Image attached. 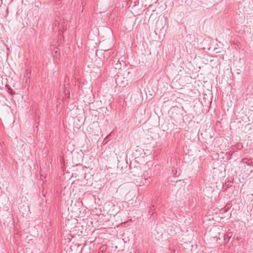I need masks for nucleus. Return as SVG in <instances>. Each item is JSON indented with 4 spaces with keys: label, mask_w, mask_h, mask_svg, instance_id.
Instances as JSON below:
<instances>
[{
    "label": "nucleus",
    "mask_w": 253,
    "mask_h": 253,
    "mask_svg": "<svg viewBox=\"0 0 253 253\" xmlns=\"http://www.w3.org/2000/svg\"><path fill=\"white\" fill-rule=\"evenodd\" d=\"M61 21V19L58 17L55 20L54 23L53 24V29L54 31H58L60 33L58 35V38L60 39V43L61 42V38L62 35L60 33V31H62L61 28H60V22Z\"/></svg>",
    "instance_id": "obj_1"
},
{
    "label": "nucleus",
    "mask_w": 253,
    "mask_h": 253,
    "mask_svg": "<svg viewBox=\"0 0 253 253\" xmlns=\"http://www.w3.org/2000/svg\"><path fill=\"white\" fill-rule=\"evenodd\" d=\"M68 26V22L67 21H64V20H62L60 22V28L62 29V31H60V32L63 31L67 29V27Z\"/></svg>",
    "instance_id": "obj_2"
},
{
    "label": "nucleus",
    "mask_w": 253,
    "mask_h": 253,
    "mask_svg": "<svg viewBox=\"0 0 253 253\" xmlns=\"http://www.w3.org/2000/svg\"><path fill=\"white\" fill-rule=\"evenodd\" d=\"M123 76L124 78H126V79H130L131 78L132 74L130 71H125L123 74Z\"/></svg>",
    "instance_id": "obj_3"
},
{
    "label": "nucleus",
    "mask_w": 253,
    "mask_h": 253,
    "mask_svg": "<svg viewBox=\"0 0 253 253\" xmlns=\"http://www.w3.org/2000/svg\"><path fill=\"white\" fill-rule=\"evenodd\" d=\"M248 160V162H245V163L248 166H253V159H244L243 161L245 160Z\"/></svg>",
    "instance_id": "obj_4"
},
{
    "label": "nucleus",
    "mask_w": 253,
    "mask_h": 253,
    "mask_svg": "<svg viewBox=\"0 0 253 253\" xmlns=\"http://www.w3.org/2000/svg\"><path fill=\"white\" fill-rule=\"evenodd\" d=\"M156 207V201L153 200L152 202L151 207H150V210H149V213H150L152 212V209H154Z\"/></svg>",
    "instance_id": "obj_5"
},
{
    "label": "nucleus",
    "mask_w": 253,
    "mask_h": 253,
    "mask_svg": "<svg viewBox=\"0 0 253 253\" xmlns=\"http://www.w3.org/2000/svg\"><path fill=\"white\" fill-rule=\"evenodd\" d=\"M53 52H54L55 55L56 56L58 54H59V50L58 47H55L53 49Z\"/></svg>",
    "instance_id": "obj_6"
},
{
    "label": "nucleus",
    "mask_w": 253,
    "mask_h": 253,
    "mask_svg": "<svg viewBox=\"0 0 253 253\" xmlns=\"http://www.w3.org/2000/svg\"><path fill=\"white\" fill-rule=\"evenodd\" d=\"M54 1L57 5H59L61 2L60 0H54Z\"/></svg>",
    "instance_id": "obj_7"
},
{
    "label": "nucleus",
    "mask_w": 253,
    "mask_h": 253,
    "mask_svg": "<svg viewBox=\"0 0 253 253\" xmlns=\"http://www.w3.org/2000/svg\"><path fill=\"white\" fill-rule=\"evenodd\" d=\"M228 208H229V207L227 205H226V207L224 208L225 209L223 211L224 212H227L228 210Z\"/></svg>",
    "instance_id": "obj_8"
},
{
    "label": "nucleus",
    "mask_w": 253,
    "mask_h": 253,
    "mask_svg": "<svg viewBox=\"0 0 253 253\" xmlns=\"http://www.w3.org/2000/svg\"><path fill=\"white\" fill-rule=\"evenodd\" d=\"M105 248L104 247H101L100 249V251L103 252L105 250Z\"/></svg>",
    "instance_id": "obj_9"
},
{
    "label": "nucleus",
    "mask_w": 253,
    "mask_h": 253,
    "mask_svg": "<svg viewBox=\"0 0 253 253\" xmlns=\"http://www.w3.org/2000/svg\"><path fill=\"white\" fill-rule=\"evenodd\" d=\"M65 93L66 94L67 93H68V94L69 95V91L68 90H67L66 88H65ZM69 97V96H68Z\"/></svg>",
    "instance_id": "obj_10"
},
{
    "label": "nucleus",
    "mask_w": 253,
    "mask_h": 253,
    "mask_svg": "<svg viewBox=\"0 0 253 253\" xmlns=\"http://www.w3.org/2000/svg\"><path fill=\"white\" fill-rule=\"evenodd\" d=\"M69 79H65V84L67 83L68 84Z\"/></svg>",
    "instance_id": "obj_11"
},
{
    "label": "nucleus",
    "mask_w": 253,
    "mask_h": 253,
    "mask_svg": "<svg viewBox=\"0 0 253 253\" xmlns=\"http://www.w3.org/2000/svg\"><path fill=\"white\" fill-rule=\"evenodd\" d=\"M229 235H230V233H229V234H228L227 235V238H229V239H230V237L231 236H231H229Z\"/></svg>",
    "instance_id": "obj_12"
},
{
    "label": "nucleus",
    "mask_w": 253,
    "mask_h": 253,
    "mask_svg": "<svg viewBox=\"0 0 253 253\" xmlns=\"http://www.w3.org/2000/svg\"><path fill=\"white\" fill-rule=\"evenodd\" d=\"M154 214V212H152V213L151 214V216H153Z\"/></svg>",
    "instance_id": "obj_13"
}]
</instances>
